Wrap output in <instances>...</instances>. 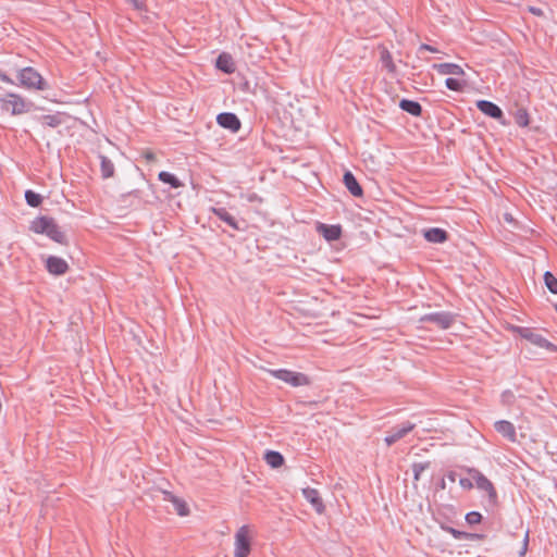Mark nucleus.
I'll return each mask as SVG.
<instances>
[{"mask_svg":"<svg viewBox=\"0 0 557 557\" xmlns=\"http://www.w3.org/2000/svg\"><path fill=\"white\" fill-rule=\"evenodd\" d=\"M445 84H446V87L450 90L459 91L462 88V84L458 79H455V78H447Z\"/></svg>","mask_w":557,"mask_h":557,"instance_id":"obj_34","label":"nucleus"},{"mask_svg":"<svg viewBox=\"0 0 557 557\" xmlns=\"http://www.w3.org/2000/svg\"><path fill=\"white\" fill-rule=\"evenodd\" d=\"M302 495L319 515L324 512L325 507L318 490L310 487L304 488Z\"/></svg>","mask_w":557,"mask_h":557,"instance_id":"obj_11","label":"nucleus"},{"mask_svg":"<svg viewBox=\"0 0 557 557\" xmlns=\"http://www.w3.org/2000/svg\"><path fill=\"white\" fill-rule=\"evenodd\" d=\"M381 61L384 65V67L389 72V73H395L396 72V65L395 63L393 62V58H392V54L391 52L387 50V49H382L381 51Z\"/></svg>","mask_w":557,"mask_h":557,"instance_id":"obj_25","label":"nucleus"},{"mask_svg":"<svg viewBox=\"0 0 557 557\" xmlns=\"http://www.w3.org/2000/svg\"><path fill=\"white\" fill-rule=\"evenodd\" d=\"M449 531H450L455 536H457V532H456L454 529H449Z\"/></svg>","mask_w":557,"mask_h":557,"instance_id":"obj_40","label":"nucleus"},{"mask_svg":"<svg viewBox=\"0 0 557 557\" xmlns=\"http://www.w3.org/2000/svg\"><path fill=\"white\" fill-rule=\"evenodd\" d=\"M424 238L434 244H442L448 239V234L445 230L440 227H432L423 232Z\"/></svg>","mask_w":557,"mask_h":557,"instance_id":"obj_14","label":"nucleus"},{"mask_svg":"<svg viewBox=\"0 0 557 557\" xmlns=\"http://www.w3.org/2000/svg\"><path fill=\"white\" fill-rule=\"evenodd\" d=\"M476 107L485 115L491 116L496 120H499L503 125L506 124L504 121H502V119H503L502 109L498 106H496L495 103L487 101V100H479L476 102Z\"/></svg>","mask_w":557,"mask_h":557,"instance_id":"obj_9","label":"nucleus"},{"mask_svg":"<svg viewBox=\"0 0 557 557\" xmlns=\"http://www.w3.org/2000/svg\"><path fill=\"white\" fill-rule=\"evenodd\" d=\"M475 471L474 469L468 470V475L465 478H461L459 480V485L465 490H471L474 487V480L472 479V472Z\"/></svg>","mask_w":557,"mask_h":557,"instance_id":"obj_30","label":"nucleus"},{"mask_svg":"<svg viewBox=\"0 0 557 557\" xmlns=\"http://www.w3.org/2000/svg\"><path fill=\"white\" fill-rule=\"evenodd\" d=\"M472 479L475 482L474 486L486 492L490 500L494 503L496 500V491L492 482L478 470L472 472Z\"/></svg>","mask_w":557,"mask_h":557,"instance_id":"obj_8","label":"nucleus"},{"mask_svg":"<svg viewBox=\"0 0 557 557\" xmlns=\"http://www.w3.org/2000/svg\"><path fill=\"white\" fill-rule=\"evenodd\" d=\"M530 12H532L534 15H543V12L541 9H537V8H530Z\"/></svg>","mask_w":557,"mask_h":557,"instance_id":"obj_38","label":"nucleus"},{"mask_svg":"<svg viewBox=\"0 0 557 557\" xmlns=\"http://www.w3.org/2000/svg\"><path fill=\"white\" fill-rule=\"evenodd\" d=\"M544 283L550 293L557 294V278L554 276L552 272L546 271L544 273Z\"/></svg>","mask_w":557,"mask_h":557,"instance_id":"obj_27","label":"nucleus"},{"mask_svg":"<svg viewBox=\"0 0 557 557\" xmlns=\"http://www.w3.org/2000/svg\"><path fill=\"white\" fill-rule=\"evenodd\" d=\"M100 169L103 178H110L114 174L113 163L104 156L100 157Z\"/></svg>","mask_w":557,"mask_h":557,"instance_id":"obj_23","label":"nucleus"},{"mask_svg":"<svg viewBox=\"0 0 557 557\" xmlns=\"http://www.w3.org/2000/svg\"><path fill=\"white\" fill-rule=\"evenodd\" d=\"M433 67L442 75H463L465 71L461 66L454 63L434 64Z\"/></svg>","mask_w":557,"mask_h":557,"instance_id":"obj_18","label":"nucleus"},{"mask_svg":"<svg viewBox=\"0 0 557 557\" xmlns=\"http://www.w3.org/2000/svg\"><path fill=\"white\" fill-rule=\"evenodd\" d=\"M429 468V463H416L413 465V479L419 481L422 472Z\"/></svg>","mask_w":557,"mask_h":557,"instance_id":"obj_33","label":"nucleus"},{"mask_svg":"<svg viewBox=\"0 0 557 557\" xmlns=\"http://www.w3.org/2000/svg\"><path fill=\"white\" fill-rule=\"evenodd\" d=\"M412 429H413V424H410V423L397 429L392 434H389L388 436L385 437L386 444L388 446L394 444L395 442L403 438L406 434H408Z\"/></svg>","mask_w":557,"mask_h":557,"instance_id":"obj_19","label":"nucleus"},{"mask_svg":"<svg viewBox=\"0 0 557 557\" xmlns=\"http://www.w3.org/2000/svg\"><path fill=\"white\" fill-rule=\"evenodd\" d=\"M164 499L173 504L174 509L178 516L185 517L189 513L188 506L183 499L174 496L169 492L164 493Z\"/></svg>","mask_w":557,"mask_h":557,"instance_id":"obj_16","label":"nucleus"},{"mask_svg":"<svg viewBox=\"0 0 557 557\" xmlns=\"http://www.w3.org/2000/svg\"><path fill=\"white\" fill-rule=\"evenodd\" d=\"M44 122L46 125L50 126V127H55L58 125L61 124V116L59 114H53V115H45L42 117Z\"/></svg>","mask_w":557,"mask_h":557,"instance_id":"obj_31","label":"nucleus"},{"mask_svg":"<svg viewBox=\"0 0 557 557\" xmlns=\"http://www.w3.org/2000/svg\"><path fill=\"white\" fill-rule=\"evenodd\" d=\"M2 110L13 115L24 114L29 111L32 103L27 102L23 97L16 94H8L1 100Z\"/></svg>","mask_w":557,"mask_h":557,"instance_id":"obj_3","label":"nucleus"},{"mask_svg":"<svg viewBox=\"0 0 557 557\" xmlns=\"http://www.w3.org/2000/svg\"><path fill=\"white\" fill-rule=\"evenodd\" d=\"M399 107L404 111L410 113L413 116H419L422 112V108H421L420 103L412 101V100L403 99L399 103Z\"/></svg>","mask_w":557,"mask_h":557,"instance_id":"obj_21","label":"nucleus"},{"mask_svg":"<svg viewBox=\"0 0 557 557\" xmlns=\"http://www.w3.org/2000/svg\"><path fill=\"white\" fill-rule=\"evenodd\" d=\"M494 429L497 433H499L504 438L509 441L510 443H520L521 438L525 437L524 433H520L517 435L516 426L508 420H498L494 423Z\"/></svg>","mask_w":557,"mask_h":557,"instance_id":"obj_6","label":"nucleus"},{"mask_svg":"<svg viewBox=\"0 0 557 557\" xmlns=\"http://www.w3.org/2000/svg\"><path fill=\"white\" fill-rule=\"evenodd\" d=\"M252 531L248 525H242L234 536V557H248L251 552Z\"/></svg>","mask_w":557,"mask_h":557,"instance_id":"obj_2","label":"nucleus"},{"mask_svg":"<svg viewBox=\"0 0 557 557\" xmlns=\"http://www.w3.org/2000/svg\"><path fill=\"white\" fill-rule=\"evenodd\" d=\"M158 177L162 183L169 184L173 188H180L183 186V183L170 172L162 171L159 173Z\"/></svg>","mask_w":557,"mask_h":557,"instance_id":"obj_22","label":"nucleus"},{"mask_svg":"<svg viewBox=\"0 0 557 557\" xmlns=\"http://www.w3.org/2000/svg\"><path fill=\"white\" fill-rule=\"evenodd\" d=\"M46 268L52 275H62L67 272V262L59 257L50 256L46 260Z\"/></svg>","mask_w":557,"mask_h":557,"instance_id":"obj_10","label":"nucleus"},{"mask_svg":"<svg viewBox=\"0 0 557 557\" xmlns=\"http://www.w3.org/2000/svg\"><path fill=\"white\" fill-rule=\"evenodd\" d=\"M144 158L149 161V162H152L156 160V156L152 151L150 150H146L144 153H143Z\"/></svg>","mask_w":557,"mask_h":557,"instance_id":"obj_36","label":"nucleus"},{"mask_svg":"<svg viewBox=\"0 0 557 557\" xmlns=\"http://www.w3.org/2000/svg\"><path fill=\"white\" fill-rule=\"evenodd\" d=\"M29 230L35 234L46 235L55 243H66L64 233L52 218L45 215L35 218L29 224Z\"/></svg>","mask_w":557,"mask_h":557,"instance_id":"obj_1","label":"nucleus"},{"mask_svg":"<svg viewBox=\"0 0 557 557\" xmlns=\"http://www.w3.org/2000/svg\"><path fill=\"white\" fill-rule=\"evenodd\" d=\"M520 335L525 338L528 342L533 344L534 346H537L540 348H544L546 350L550 351H557V347L548 342L545 337H543L541 334L532 332L529 329H522L520 330Z\"/></svg>","mask_w":557,"mask_h":557,"instance_id":"obj_7","label":"nucleus"},{"mask_svg":"<svg viewBox=\"0 0 557 557\" xmlns=\"http://www.w3.org/2000/svg\"><path fill=\"white\" fill-rule=\"evenodd\" d=\"M515 121L518 126L520 127H527L530 124V116L524 108H520L515 112Z\"/></svg>","mask_w":557,"mask_h":557,"instance_id":"obj_26","label":"nucleus"},{"mask_svg":"<svg viewBox=\"0 0 557 557\" xmlns=\"http://www.w3.org/2000/svg\"><path fill=\"white\" fill-rule=\"evenodd\" d=\"M420 50H426V51H430V52H437V49L430 46V45H426V44H422L420 46Z\"/></svg>","mask_w":557,"mask_h":557,"instance_id":"obj_37","label":"nucleus"},{"mask_svg":"<svg viewBox=\"0 0 557 557\" xmlns=\"http://www.w3.org/2000/svg\"><path fill=\"white\" fill-rule=\"evenodd\" d=\"M264 460L271 468H280L284 463V457L282 454L274 450L267 451L264 455Z\"/></svg>","mask_w":557,"mask_h":557,"instance_id":"obj_20","label":"nucleus"},{"mask_svg":"<svg viewBox=\"0 0 557 557\" xmlns=\"http://www.w3.org/2000/svg\"><path fill=\"white\" fill-rule=\"evenodd\" d=\"M317 231L327 242L337 240L342 235V227L339 225H327L323 223H318Z\"/></svg>","mask_w":557,"mask_h":557,"instance_id":"obj_13","label":"nucleus"},{"mask_svg":"<svg viewBox=\"0 0 557 557\" xmlns=\"http://www.w3.org/2000/svg\"><path fill=\"white\" fill-rule=\"evenodd\" d=\"M25 199L30 207H39L42 201L41 196L33 190H27L25 193Z\"/></svg>","mask_w":557,"mask_h":557,"instance_id":"obj_28","label":"nucleus"},{"mask_svg":"<svg viewBox=\"0 0 557 557\" xmlns=\"http://www.w3.org/2000/svg\"><path fill=\"white\" fill-rule=\"evenodd\" d=\"M269 374L274 376L277 380H281L294 387L308 385L310 383L309 377L300 372L290 371L287 369H278V370H267Z\"/></svg>","mask_w":557,"mask_h":557,"instance_id":"obj_5","label":"nucleus"},{"mask_svg":"<svg viewBox=\"0 0 557 557\" xmlns=\"http://www.w3.org/2000/svg\"><path fill=\"white\" fill-rule=\"evenodd\" d=\"M216 122L221 127L237 132L240 128V121L234 113H221L216 117Z\"/></svg>","mask_w":557,"mask_h":557,"instance_id":"obj_12","label":"nucleus"},{"mask_svg":"<svg viewBox=\"0 0 557 557\" xmlns=\"http://www.w3.org/2000/svg\"><path fill=\"white\" fill-rule=\"evenodd\" d=\"M215 65L219 70L227 74L234 73L236 69L234 60L228 53H221L216 59Z\"/></svg>","mask_w":557,"mask_h":557,"instance_id":"obj_15","label":"nucleus"},{"mask_svg":"<svg viewBox=\"0 0 557 557\" xmlns=\"http://www.w3.org/2000/svg\"><path fill=\"white\" fill-rule=\"evenodd\" d=\"M213 212L216 216H219V219L227 223L231 227L238 230L237 222L225 209H213Z\"/></svg>","mask_w":557,"mask_h":557,"instance_id":"obj_24","label":"nucleus"},{"mask_svg":"<svg viewBox=\"0 0 557 557\" xmlns=\"http://www.w3.org/2000/svg\"><path fill=\"white\" fill-rule=\"evenodd\" d=\"M20 85L36 90H44L47 88V84L42 76L35 71L33 67H25L18 73Z\"/></svg>","mask_w":557,"mask_h":557,"instance_id":"obj_4","label":"nucleus"},{"mask_svg":"<svg viewBox=\"0 0 557 557\" xmlns=\"http://www.w3.org/2000/svg\"><path fill=\"white\" fill-rule=\"evenodd\" d=\"M344 184L352 196H355V197L362 196V194H363L362 188L351 172L347 171L344 174Z\"/></svg>","mask_w":557,"mask_h":557,"instance_id":"obj_17","label":"nucleus"},{"mask_svg":"<svg viewBox=\"0 0 557 557\" xmlns=\"http://www.w3.org/2000/svg\"><path fill=\"white\" fill-rule=\"evenodd\" d=\"M528 544H529V533L527 532L520 548V557H523L528 550Z\"/></svg>","mask_w":557,"mask_h":557,"instance_id":"obj_35","label":"nucleus"},{"mask_svg":"<svg viewBox=\"0 0 557 557\" xmlns=\"http://www.w3.org/2000/svg\"><path fill=\"white\" fill-rule=\"evenodd\" d=\"M466 521L469 524H478L482 521V515L478 511H471L466 515Z\"/></svg>","mask_w":557,"mask_h":557,"instance_id":"obj_32","label":"nucleus"},{"mask_svg":"<svg viewBox=\"0 0 557 557\" xmlns=\"http://www.w3.org/2000/svg\"><path fill=\"white\" fill-rule=\"evenodd\" d=\"M0 78H1V81L5 82V83H12V81L4 74H1Z\"/></svg>","mask_w":557,"mask_h":557,"instance_id":"obj_39","label":"nucleus"},{"mask_svg":"<svg viewBox=\"0 0 557 557\" xmlns=\"http://www.w3.org/2000/svg\"><path fill=\"white\" fill-rule=\"evenodd\" d=\"M423 320L434 321L437 324H440L441 327H443V329H447L450 325V322H451V319L449 317H447V315H440V314L430 315V317L424 318Z\"/></svg>","mask_w":557,"mask_h":557,"instance_id":"obj_29","label":"nucleus"}]
</instances>
